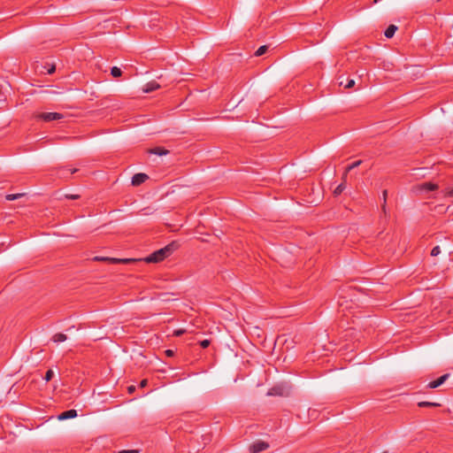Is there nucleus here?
<instances>
[{
  "instance_id": "obj_16",
  "label": "nucleus",
  "mask_w": 453,
  "mask_h": 453,
  "mask_svg": "<svg viewBox=\"0 0 453 453\" xmlns=\"http://www.w3.org/2000/svg\"><path fill=\"white\" fill-rule=\"evenodd\" d=\"M268 49H269L268 45L260 46L255 52V56L260 57V56L264 55L265 52H267Z\"/></svg>"
},
{
  "instance_id": "obj_6",
  "label": "nucleus",
  "mask_w": 453,
  "mask_h": 453,
  "mask_svg": "<svg viewBox=\"0 0 453 453\" xmlns=\"http://www.w3.org/2000/svg\"><path fill=\"white\" fill-rule=\"evenodd\" d=\"M449 373L441 375L437 380L429 382L427 385V388H438L439 386L442 385L446 381V380L449 378Z\"/></svg>"
},
{
  "instance_id": "obj_15",
  "label": "nucleus",
  "mask_w": 453,
  "mask_h": 453,
  "mask_svg": "<svg viewBox=\"0 0 453 453\" xmlns=\"http://www.w3.org/2000/svg\"><path fill=\"white\" fill-rule=\"evenodd\" d=\"M66 339H67V336L62 333L56 334L53 336V341L55 342H65Z\"/></svg>"
},
{
  "instance_id": "obj_18",
  "label": "nucleus",
  "mask_w": 453,
  "mask_h": 453,
  "mask_svg": "<svg viewBox=\"0 0 453 453\" xmlns=\"http://www.w3.org/2000/svg\"><path fill=\"white\" fill-rule=\"evenodd\" d=\"M111 74L114 77V78H119L121 76L122 74V71L120 70V68L117 67V66H113L111 69Z\"/></svg>"
},
{
  "instance_id": "obj_24",
  "label": "nucleus",
  "mask_w": 453,
  "mask_h": 453,
  "mask_svg": "<svg viewBox=\"0 0 453 453\" xmlns=\"http://www.w3.org/2000/svg\"><path fill=\"white\" fill-rule=\"evenodd\" d=\"M211 344V341L210 340H203L202 342H200V346L203 348V349H206L210 346Z\"/></svg>"
},
{
  "instance_id": "obj_7",
  "label": "nucleus",
  "mask_w": 453,
  "mask_h": 453,
  "mask_svg": "<svg viewBox=\"0 0 453 453\" xmlns=\"http://www.w3.org/2000/svg\"><path fill=\"white\" fill-rule=\"evenodd\" d=\"M159 88H160V85L157 81H151L144 85L142 91L144 93H150V92L157 90Z\"/></svg>"
},
{
  "instance_id": "obj_9",
  "label": "nucleus",
  "mask_w": 453,
  "mask_h": 453,
  "mask_svg": "<svg viewBox=\"0 0 453 453\" xmlns=\"http://www.w3.org/2000/svg\"><path fill=\"white\" fill-rule=\"evenodd\" d=\"M77 172V168L67 169L65 167H61L58 169V174L60 178H67L70 174L75 173Z\"/></svg>"
},
{
  "instance_id": "obj_10",
  "label": "nucleus",
  "mask_w": 453,
  "mask_h": 453,
  "mask_svg": "<svg viewBox=\"0 0 453 453\" xmlns=\"http://www.w3.org/2000/svg\"><path fill=\"white\" fill-rule=\"evenodd\" d=\"M362 164V160H357V161H355L354 163H352L351 165H349L346 169H345V172L343 173V175H342V180L344 181L347 180V175H348V173L350 172L352 169L359 166L360 165Z\"/></svg>"
},
{
  "instance_id": "obj_34",
  "label": "nucleus",
  "mask_w": 453,
  "mask_h": 453,
  "mask_svg": "<svg viewBox=\"0 0 453 453\" xmlns=\"http://www.w3.org/2000/svg\"><path fill=\"white\" fill-rule=\"evenodd\" d=\"M446 196H453V188L447 191Z\"/></svg>"
},
{
  "instance_id": "obj_13",
  "label": "nucleus",
  "mask_w": 453,
  "mask_h": 453,
  "mask_svg": "<svg viewBox=\"0 0 453 453\" xmlns=\"http://www.w3.org/2000/svg\"><path fill=\"white\" fill-rule=\"evenodd\" d=\"M438 188V186L432 182H426L421 185V189L426 190V191H434Z\"/></svg>"
},
{
  "instance_id": "obj_8",
  "label": "nucleus",
  "mask_w": 453,
  "mask_h": 453,
  "mask_svg": "<svg viewBox=\"0 0 453 453\" xmlns=\"http://www.w3.org/2000/svg\"><path fill=\"white\" fill-rule=\"evenodd\" d=\"M77 417V411L75 410H68L60 413L58 417L59 420H65L68 418H73Z\"/></svg>"
},
{
  "instance_id": "obj_23",
  "label": "nucleus",
  "mask_w": 453,
  "mask_h": 453,
  "mask_svg": "<svg viewBox=\"0 0 453 453\" xmlns=\"http://www.w3.org/2000/svg\"><path fill=\"white\" fill-rule=\"evenodd\" d=\"M65 197L66 199L76 200V199H79L81 196H80V195H77V194H65Z\"/></svg>"
},
{
  "instance_id": "obj_3",
  "label": "nucleus",
  "mask_w": 453,
  "mask_h": 453,
  "mask_svg": "<svg viewBox=\"0 0 453 453\" xmlns=\"http://www.w3.org/2000/svg\"><path fill=\"white\" fill-rule=\"evenodd\" d=\"M63 114L58 112H42L37 115V118L42 119L45 122H50L53 120H59L63 119Z\"/></svg>"
},
{
  "instance_id": "obj_25",
  "label": "nucleus",
  "mask_w": 453,
  "mask_h": 453,
  "mask_svg": "<svg viewBox=\"0 0 453 453\" xmlns=\"http://www.w3.org/2000/svg\"><path fill=\"white\" fill-rule=\"evenodd\" d=\"M270 395H281V393L280 392V388L278 387H274L271 389Z\"/></svg>"
},
{
  "instance_id": "obj_29",
  "label": "nucleus",
  "mask_w": 453,
  "mask_h": 453,
  "mask_svg": "<svg viewBox=\"0 0 453 453\" xmlns=\"http://www.w3.org/2000/svg\"><path fill=\"white\" fill-rule=\"evenodd\" d=\"M338 83H339V86H344V83H345V81H343V77L341 76L338 78Z\"/></svg>"
},
{
  "instance_id": "obj_27",
  "label": "nucleus",
  "mask_w": 453,
  "mask_h": 453,
  "mask_svg": "<svg viewBox=\"0 0 453 453\" xmlns=\"http://www.w3.org/2000/svg\"><path fill=\"white\" fill-rule=\"evenodd\" d=\"M186 333V330L185 329H178V330H175L174 333H173V335L175 336H180L182 335L183 334Z\"/></svg>"
},
{
  "instance_id": "obj_5",
  "label": "nucleus",
  "mask_w": 453,
  "mask_h": 453,
  "mask_svg": "<svg viewBox=\"0 0 453 453\" xmlns=\"http://www.w3.org/2000/svg\"><path fill=\"white\" fill-rule=\"evenodd\" d=\"M149 179V176L146 173H135L132 177V185L133 186H140L141 184L144 183Z\"/></svg>"
},
{
  "instance_id": "obj_31",
  "label": "nucleus",
  "mask_w": 453,
  "mask_h": 453,
  "mask_svg": "<svg viewBox=\"0 0 453 453\" xmlns=\"http://www.w3.org/2000/svg\"><path fill=\"white\" fill-rule=\"evenodd\" d=\"M127 391H128V393H130V394L134 393V392L135 391V387H134V386H129V387L127 388Z\"/></svg>"
},
{
  "instance_id": "obj_22",
  "label": "nucleus",
  "mask_w": 453,
  "mask_h": 453,
  "mask_svg": "<svg viewBox=\"0 0 453 453\" xmlns=\"http://www.w3.org/2000/svg\"><path fill=\"white\" fill-rule=\"evenodd\" d=\"M440 253H441V249L439 246L434 247L433 250H431V256H433V257H436Z\"/></svg>"
},
{
  "instance_id": "obj_32",
  "label": "nucleus",
  "mask_w": 453,
  "mask_h": 453,
  "mask_svg": "<svg viewBox=\"0 0 453 453\" xmlns=\"http://www.w3.org/2000/svg\"><path fill=\"white\" fill-rule=\"evenodd\" d=\"M56 70V67L55 65H52L49 70H48V73L49 74H52Z\"/></svg>"
},
{
  "instance_id": "obj_11",
  "label": "nucleus",
  "mask_w": 453,
  "mask_h": 453,
  "mask_svg": "<svg viewBox=\"0 0 453 453\" xmlns=\"http://www.w3.org/2000/svg\"><path fill=\"white\" fill-rule=\"evenodd\" d=\"M150 153L156 154L158 156H164V155H167L169 153V150L163 147H155V148L150 150Z\"/></svg>"
},
{
  "instance_id": "obj_21",
  "label": "nucleus",
  "mask_w": 453,
  "mask_h": 453,
  "mask_svg": "<svg viewBox=\"0 0 453 453\" xmlns=\"http://www.w3.org/2000/svg\"><path fill=\"white\" fill-rule=\"evenodd\" d=\"M53 376H54V372L51 369H50L46 372L44 380L46 381H50L53 378Z\"/></svg>"
},
{
  "instance_id": "obj_2",
  "label": "nucleus",
  "mask_w": 453,
  "mask_h": 453,
  "mask_svg": "<svg viewBox=\"0 0 453 453\" xmlns=\"http://www.w3.org/2000/svg\"><path fill=\"white\" fill-rule=\"evenodd\" d=\"M95 261H107L111 264H130L135 262V259L132 258H113L106 257H95Z\"/></svg>"
},
{
  "instance_id": "obj_26",
  "label": "nucleus",
  "mask_w": 453,
  "mask_h": 453,
  "mask_svg": "<svg viewBox=\"0 0 453 453\" xmlns=\"http://www.w3.org/2000/svg\"><path fill=\"white\" fill-rule=\"evenodd\" d=\"M386 201H387V190L383 191V205L382 210L384 212H386Z\"/></svg>"
},
{
  "instance_id": "obj_28",
  "label": "nucleus",
  "mask_w": 453,
  "mask_h": 453,
  "mask_svg": "<svg viewBox=\"0 0 453 453\" xmlns=\"http://www.w3.org/2000/svg\"><path fill=\"white\" fill-rule=\"evenodd\" d=\"M165 355H166L167 357H173V356H174V350H173V349H166V350L165 351Z\"/></svg>"
},
{
  "instance_id": "obj_1",
  "label": "nucleus",
  "mask_w": 453,
  "mask_h": 453,
  "mask_svg": "<svg viewBox=\"0 0 453 453\" xmlns=\"http://www.w3.org/2000/svg\"><path fill=\"white\" fill-rule=\"evenodd\" d=\"M179 248V243L177 242H172L165 247L159 249L150 254L149 257L145 258L147 263H158L163 261L165 257H169L174 250Z\"/></svg>"
},
{
  "instance_id": "obj_17",
  "label": "nucleus",
  "mask_w": 453,
  "mask_h": 453,
  "mask_svg": "<svg viewBox=\"0 0 453 453\" xmlns=\"http://www.w3.org/2000/svg\"><path fill=\"white\" fill-rule=\"evenodd\" d=\"M418 405L419 407H438L440 406L441 404L440 403H432V402H426V401H423V402H419L418 403Z\"/></svg>"
},
{
  "instance_id": "obj_33",
  "label": "nucleus",
  "mask_w": 453,
  "mask_h": 453,
  "mask_svg": "<svg viewBox=\"0 0 453 453\" xmlns=\"http://www.w3.org/2000/svg\"><path fill=\"white\" fill-rule=\"evenodd\" d=\"M119 453H138L136 450H121Z\"/></svg>"
},
{
  "instance_id": "obj_20",
  "label": "nucleus",
  "mask_w": 453,
  "mask_h": 453,
  "mask_svg": "<svg viewBox=\"0 0 453 453\" xmlns=\"http://www.w3.org/2000/svg\"><path fill=\"white\" fill-rule=\"evenodd\" d=\"M355 85V81L353 79L346 78V83L344 84L345 88H351Z\"/></svg>"
},
{
  "instance_id": "obj_19",
  "label": "nucleus",
  "mask_w": 453,
  "mask_h": 453,
  "mask_svg": "<svg viewBox=\"0 0 453 453\" xmlns=\"http://www.w3.org/2000/svg\"><path fill=\"white\" fill-rule=\"evenodd\" d=\"M23 196H24V194H21V193L10 194V195L6 196V199L9 200V201H13V200H16V199Z\"/></svg>"
},
{
  "instance_id": "obj_35",
  "label": "nucleus",
  "mask_w": 453,
  "mask_h": 453,
  "mask_svg": "<svg viewBox=\"0 0 453 453\" xmlns=\"http://www.w3.org/2000/svg\"><path fill=\"white\" fill-rule=\"evenodd\" d=\"M377 3H378V0H372V4H377Z\"/></svg>"
},
{
  "instance_id": "obj_36",
  "label": "nucleus",
  "mask_w": 453,
  "mask_h": 453,
  "mask_svg": "<svg viewBox=\"0 0 453 453\" xmlns=\"http://www.w3.org/2000/svg\"><path fill=\"white\" fill-rule=\"evenodd\" d=\"M383 453H387V452H383Z\"/></svg>"
},
{
  "instance_id": "obj_12",
  "label": "nucleus",
  "mask_w": 453,
  "mask_h": 453,
  "mask_svg": "<svg viewBox=\"0 0 453 453\" xmlns=\"http://www.w3.org/2000/svg\"><path fill=\"white\" fill-rule=\"evenodd\" d=\"M398 27L395 25H389L384 32L387 38H392Z\"/></svg>"
},
{
  "instance_id": "obj_4",
  "label": "nucleus",
  "mask_w": 453,
  "mask_h": 453,
  "mask_svg": "<svg viewBox=\"0 0 453 453\" xmlns=\"http://www.w3.org/2000/svg\"><path fill=\"white\" fill-rule=\"evenodd\" d=\"M269 448V444L263 441H255L253 444L250 447V451L251 453H259L261 451H264Z\"/></svg>"
},
{
  "instance_id": "obj_14",
  "label": "nucleus",
  "mask_w": 453,
  "mask_h": 453,
  "mask_svg": "<svg viewBox=\"0 0 453 453\" xmlns=\"http://www.w3.org/2000/svg\"><path fill=\"white\" fill-rule=\"evenodd\" d=\"M346 188V181H344L342 180V182L341 184H339L335 189L334 190V196H339L342 193V191L345 189Z\"/></svg>"
},
{
  "instance_id": "obj_30",
  "label": "nucleus",
  "mask_w": 453,
  "mask_h": 453,
  "mask_svg": "<svg viewBox=\"0 0 453 453\" xmlns=\"http://www.w3.org/2000/svg\"><path fill=\"white\" fill-rule=\"evenodd\" d=\"M148 384V380L145 379V380H142L141 382H140V387L141 388H144L146 387Z\"/></svg>"
}]
</instances>
